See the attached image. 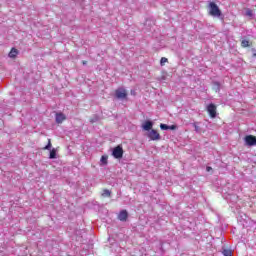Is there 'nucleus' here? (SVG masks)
I'll use <instances>...</instances> for the list:
<instances>
[{"mask_svg": "<svg viewBox=\"0 0 256 256\" xmlns=\"http://www.w3.org/2000/svg\"><path fill=\"white\" fill-rule=\"evenodd\" d=\"M208 8H209V15H211L212 17H220L222 15L221 10L219 9V6H217L215 2H210L208 4Z\"/></svg>", "mask_w": 256, "mask_h": 256, "instance_id": "1", "label": "nucleus"}, {"mask_svg": "<svg viewBox=\"0 0 256 256\" xmlns=\"http://www.w3.org/2000/svg\"><path fill=\"white\" fill-rule=\"evenodd\" d=\"M123 146L118 145L116 147H114L113 151H112V155L114 157V159H123Z\"/></svg>", "mask_w": 256, "mask_h": 256, "instance_id": "2", "label": "nucleus"}, {"mask_svg": "<svg viewBox=\"0 0 256 256\" xmlns=\"http://www.w3.org/2000/svg\"><path fill=\"white\" fill-rule=\"evenodd\" d=\"M127 90L125 88H118L115 90L116 99H127Z\"/></svg>", "mask_w": 256, "mask_h": 256, "instance_id": "3", "label": "nucleus"}, {"mask_svg": "<svg viewBox=\"0 0 256 256\" xmlns=\"http://www.w3.org/2000/svg\"><path fill=\"white\" fill-rule=\"evenodd\" d=\"M207 111L211 119H215V117H217V106L215 104L213 103L209 104L207 106Z\"/></svg>", "mask_w": 256, "mask_h": 256, "instance_id": "4", "label": "nucleus"}, {"mask_svg": "<svg viewBox=\"0 0 256 256\" xmlns=\"http://www.w3.org/2000/svg\"><path fill=\"white\" fill-rule=\"evenodd\" d=\"M245 145H248V147H253L256 145V136L254 135H246L244 137Z\"/></svg>", "mask_w": 256, "mask_h": 256, "instance_id": "5", "label": "nucleus"}, {"mask_svg": "<svg viewBox=\"0 0 256 256\" xmlns=\"http://www.w3.org/2000/svg\"><path fill=\"white\" fill-rule=\"evenodd\" d=\"M148 137H149V139H151V141H159L161 139V134H159V132H157V130L152 129L148 133Z\"/></svg>", "mask_w": 256, "mask_h": 256, "instance_id": "6", "label": "nucleus"}, {"mask_svg": "<svg viewBox=\"0 0 256 256\" xmlns=\"http://www.w3.org/2000/svg\"><path fill=\"white\" fill-rule=\"evenodd\" d=\"M118 219L119 221H127V219H129V213L127 210L120 211L118 214Z\"/></svg>", "mask_w": 256, "mask_h": 256, "instance_id": "7", "label": "nucleus"}, {"mask_svg": "<svg viewBox=\"0 0 256 256\" xmlns=\"http://www.w3.org/2000/svg\"><path fill=\"white\" fill-rule=\"evenodd\" d=\"M67 117L63 113H56V123L61 124Z\"/></svg>", "mask_w": 256, "mask_h": 256, "instance_id": "8", "label": "nucleus"}, {"mask_svg": "<svg viewBox=\"0 0 256 256\" xmlns=\"http://www.w3.org/2000/svg\"><path fill=\"white\" fill-rule=\"evenodd\" d=\"M142 128L144 129V131H151L153 129V122L151 121H146Z\"/></svg>", "mask_w": 256, "mask_h": 256, "instance_id": "9", "label": "nucleus"}, {"mask_svg": "<svg viewBox=\"0 0 256 256\" xmlns=\"http://www.w3.org/2000/svg\"><path fill=\"white\" fill-rule=\"evenodd\" d=\"M8 55L11 59H15V57L19 55V50H17L16 48H12Z\"/></svg>", "mask_w": 256, "mask_h": 256, "instance_id": "10", "label": "nucleus"}, {"mask_svg": "<svg viewBox=\"0 0 256 256\" xmlns=\"http://www.w3.org/2000/svg\"><path fill=\"white\" fill-rule=\"evenodd\" d=\"M241 47H243V49H245L247 47H251V42H249V40H242Z\"/></svg>", "mask_w": 256, "mask_h": 256, "instance_id": "11", "label": "nucleus"}, {"mask_svg": "<svg viewBox=\"0 0 256 256\" xmlns=\"http://www.w3.org/2000/svg\"><path fill=\"white\" fill-rule=\"evenodd\" d=\"M50 159H57V150L55 148H53L51 151H50V156H49Z\"/></svg>", "mask_w": 256, "mask_h": 256, "instance_id": "12", "label": "nucleus"}, {"mask_svg": "<svg viewBox=\"0 0 256 256\" xmlns=\"http://www.w3.org/2000/svg\"><path fill=\"white\" fill-rule=\"evenodd\" d=\"M51 147H53V145L51 144V139H48V144L43 148V150L51 151Z\"/></svg>", "mask_w": 256, "mask_h": 256, "instance_id": "13", "label": "nucleus"}, {"mask_svg": "<svg viewBox=\"0 0 256 256\" xmlns=\"http://www.w3.org/2000/svg\"><path fill=\"white\" fill-rule=\"evenodd\" d=\"M108 159H109V156L103 155V156L101 157V163H102L103 165H107Z\"/></svg>", "mask_w": 256, "mask_h": 256, "instance_id": "14", "label": "nucleus"}, {"mask_svg": "<svg viewBox=\"0 0 256 256\" xmlns=\"http://www.w3.org/2000/svg\"><path fill=\"white\" fill-rule=\"evenodd\" d=\"M102 197H111V191L104 189L102 192Z\"/></svg>", "mask_w": 256, "mask_h": 256, "instance_id": "15", "label": "nucleus"}, {"mask_svg": "<svg viewBox=\"0 0 256 256\" xmlns=\"http://www.w3.org/2000/svg\"><path fill=\"white\" fill-rule=\"evenodd\" d=\"M97 121H99V116L97 115H94L90 118V123H97Z\"/></svg>", "mask_w": 256, "mask_h": 256, "instance_id": "16", "label": "nucleus"}, {"mask_svg": "<svg viewBox=\"0 0 256 256\" xmlns=\"http://www.w3.org/2000/svg\"><path fill=\"white\" fill-rule=\"evenodd\" d=\"M223 255L224 256H233V252H231V250L225 249V250H223Z\"/></svg>", "mask_w": 256, "mask_h": 256, "instance_id": "17", "label": "nucleus"}, {"mask_svg": "<svg viewBox=\"0 0 256 256\" xmlns=\"http://www.w3.org/2000/svg\"><path fill=\"white\" fill-rule=\"evenodd\" d=\"M160 129H162V131H167L169 130V126L167 124H160Z\"/></svg>", "mask_w": 256, "mask_h": 256, "instance_id": "18", "label": "nucleus"}, {"mask_svg": "<svg viewBox=\"0 0 256 256\" xmlns=\"http://www.w3.org/2000/svg\"><path fill=\"white\" fill-rule=\"evenodd\" d=\"M246 15L247 17H253V10L251 9L246 10Z\"/></svg>", "mask_w": 256, "mask_h": 256, "instance_id": "19", "label": "nucleus"}, {"mask_svg": "<svg viewBox=\"0 0 256 256\" xmlns=\"http://www.w3.org/2000/svg\"><path fill=\"white\" fill-rule=\"evenodd\" d=\"M168 59L165 58V57H162L161 60H160V64L161 65H165V63H167Z\"/></svg>", "mask_w": 256, "mask_h": 256, "instance_id": "20", "label": "nucleus"}, {"mask_svg": "<svg viewBox=\"0 0 256 256\" xmlns=\"http://www.w3.org/2000/svg\"><path fill=\"white\" fill-rule=\"evenodd\" d=\"M169 129H171L172 131H175V129H177V126L176 125H171V126H169Z\"/></svg>", "mask_w": 256, "mask_h": 256, "instance_id": "21", "label": "nucleus"}, {"mask_svg": "<svg viewBox=\"0 0 256 256\" xmlns=\"http://www.w3.org/2000/svg\"><path fill=\"white\" fill-rule=\"evenodd\" d=\"M206 171H208V172H209V171H213V168H212L211 166H207V167H206Z\"/></svg>", "mask_w": 256, "mask_h": 256, "instance_id": "22", "label": "nucleus"}, {"mask_svg": "<svg viewBox=\"0 0 256 256\" xmlns=\"http://www.w3.org/2000/svg\"><path fill=\"white\" fill-rule=\"evenodd\" d=\"M252 51H253L252 57H256V50L252 49Z\"/></svg>", "mask_w": 256, "mask_h": 256, "instance_id": "23", "label": "nucleus"}, {"mask_svg": "<svg viewBox=\"0 0 256 256\" xmlns=\"http://www.w3.org/2000/svg\"><path fill=\"white\" fill-rule=\"evenodd\" d=\"M82 65H87V60L82 61Z\"/></svg>", "mask_w": 256, "mask_h": 256, "instance_id": "24", "label": "nucleus"}]
</instances>
